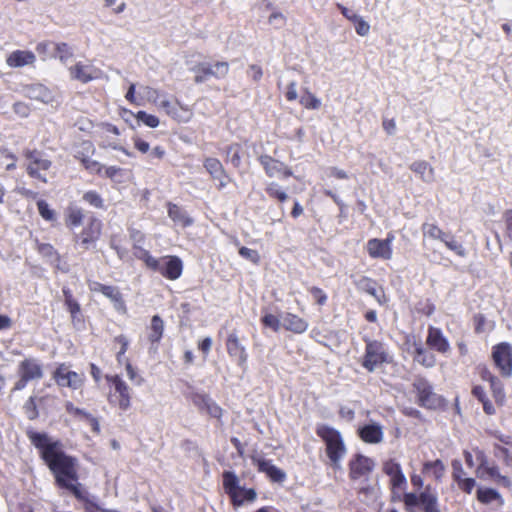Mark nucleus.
Wrapping results in <instances>:
<instances>
[{"label": "nucleus", "instance_id": "obj_1", "mask_svg": "<svg viewBox=\"0 0 512 512\" xmlns=\"http://www.w3.org/2000/svg\"><path fill=\"white\" fill-rule=\"evenodd\" d=\"M26 435L53 475L55 485L83 502L86 505V512H98L95 498L79 482L78 459L64 451L60 440H54L45 432L28 429Z\"/></svg>", "mask_w": 512, "mask_h": 512}, {"label": "nucleus", "instance_id": "obj_2", "mask_svg": "<svg viewBox=\"0 0 512 512\" xmlns=\"http://www.w3.org/2000/svg\"><path fill=\"white\" fill-rule=\"evenodd\" d=\"M403 503L407 512H440L438 495L430 485L420 493L405 492Z\"/></svg>", "mask_w": 512, "mask_h": 512}, {"label": "nucleus", "instance_id": "obj_3", "mask_svg": "<svg viewBox=\"0 0 512 512\" xmlns=\"http://www.w3.org/2000/svg\"><path fill=\"white\" fill-rule=\"evenodd\" d=\"M317 435L325 442L327 456L333 466L339 468L340 461L346 452L340 432L328 425H321L317 428Z\"/></svg>", "mask_w": 512, "mask_h": 512}, {"label": "nucleus", "instance_id": "obj_4", "mask_svg": "<svg viewBox=\"0 0 512 512\" xmlns=\"http://www.w3.org/2000/svg\"><path fill=\"white\" fill-rule=\"evenodd\" d=\"M365 352L361 365L368 372H374L382 364L390 363L392 357L388 353L387 346L378 340L365 339Z\"/></svg>", "mask_w": 512, "mask_h": 512}, {"label": "nucleus", "instance_id": "obj_5", "mask_svg": "<svg viewBox=\"0 0 512 512\" xmlns=\"http://www.w3.org/2000/svg\"><path fill=\"white\" fill-rule=\"evenodd\" d=\"M189 70L195 73L194 81L197 84L204 83L210 78L223 79L229 72V64L225 61H218L215 64L209 62H199L191 67Z\"/></svg>", "mask_w": 512, "mask_h": 512}, {"label": "nucleus", "instance_id": "obj_6", "mask_svg": "<svg viewBox=\"0 0 512 512\" xmlns=\"http://www.w3.org/2000/svg\"><path fill=\"white\" fill-rule=\"evenodd\" d=\"M417 393L418 404L426 409H437L441 405V397L433 391L432 385L425 378H417L413 382Z\"/></svg>", "mask_w": 512, "mask_h": 512}, {"label": "nucleus", "instance_id": "obj_7", "mask_svg": "<svg viewBox=\"0 0 512 512\" xmlns=\"http://www.w3.org/2000/svg\"><path fill=\"white\" fill-rule=\"evenodd\" d=\"M492 357L496 367L503 377L512 376V346L508 342H501L492 349Z\"/></svg>", "mask_w": 512, "mask_h": 512}, {"label": "nucleus", "instance_id": "obj_8", "mask_svg": "<svg viewBox=\"0 0 512 512\" xmlns=\"http://www.w3.org/2000/svg\"><path fill=\"white\" fill-rule=\"evenodd\" d=\"M25 156L29 161L27 166V173L31 177L46 183L47 178L46 175L42 173V171H47L51 167L52 162L45 158L42 152L37 150H28L25 153Z\"/></svg>", "mask_w": 512, "mask_h": 512}, {"label": "nucleus", "instance_id": "obj_9", "mask_svg": "<svg viewBox=\"0 0 512 512\" xmlns=\"http://www.w3.org/2000/svg\"><path fill=\"white\" fill-rule=\"evenodd\" d=\"M53 378L60 387H68L73 390L79 389L84 382L83 374L69 370L66 364H60L53 373Z\"/></svg>", "mask_w": 512, "mask_h": 512}, {"label": "nucleus", "instance_id": "obj_10", "mask_svg": "<svg viewBox=\"0 0 512 512\" xmlns=\"http://www.w3.org/2000/svg\"><path fill=\"white\" fill-rule=\"evenodd\" d=\"M187 398L199 409L211 417L220 418L222 409L205 393L191 391L187 394Z\"/></svg>", "mask_w": 512, "mask_h": 512}, {"label": "nucleus", "instance_id": "obj_11", "mask_svg": "<svg viewBox=\"0 0 512 512\" xmlns=\"http://www.w3.org/2000/svg\"><path fill=\"white\" fill-rule=\"evenodd\" d=\"M17 374L22 375L29 382L40 380L43 375L41 362L34 357L25 358L18 364Z\"/></svg>", "mask_w": 512, "mask_h": 512}, {"label": "nucleus", "instance_id": "obj_12", "mask_svg": "<svg viewBox=\"0 0 512 512\" xmlns=\"http://www.w3.org/2000/svg\"><path fill=\"white\" fill-rule=\"evenodd\" d=\"M226 348L229 356L237 361L239 367L244 368L247 363L248 354L245 346L241 343L235 332L227 336Z\"/></svg>", "mask_w": 512, "mask_h": 512}, {"label": "nucleus", "instance_id": "obj_13", "mask_svg": "<svg viewBox=\"0 0 512 512\" xmlns=\"http://www.w3.org/2000/svg\"><path fill=\"white\" fill-rule=\"evenodd\" d=\"M183 271V262L178 256L161 257L159 273L169 280L178 279Z\"/></svg>", "mask_w": 512, "mask_h": 512}, {"label": "nucleus", "instance_id": "obj_14", "mask_svg": "<svg viewBox=\"0 0 512 512\" xmlns=\"http://www.w3.org/2000/svg\"><path fill=\"white\" fill-rule=\"evenodd\" d=\"M106 379L114 386L115 392L119 395L118 407L122 411L128 410L131 406V396L128 385L118 375H107Z\"/></svg>", "mask_w": 512, "mask_h": 512}, {"label": "nucleus", "instance_id": "obj_15", "mask_svg": "<svg viewBox=\"0 0 512 512\" xmlns=\"http://www.w3.org/2000/svg\"><path fill=\"white\" fill-rule=\"evenodd\" d=\"M24 94L32 100L39 101L44 104L53 103L55 95L53 91L40 83L30 84L24 87Z\"/></svg>", "mask_w": 512, "mask_h": 512}, {"label": "nucleus", "instance_id": "obj_16", "mask_svg": "<svg viewBox=\"0 0 512 512\" xmlns=\"http://www.w3.org/2000/svg\"><path fill=\"white\" fill-rule=\"evenodd\" d=\"M102 223L99 219L92 217L89 220L87 227H85L82 233L78 236L79 244L84 248L88 249L90 244L94 243L101 234Z\"/></svg>", "mask_w": 512, "mask_h": 512}, {"label": "nucleus", "instance_id": "obj_17", "mask_svg": "<svg viewBox=\"0 0 512 512\" xmlns=\"http://www.w3.org/2000/svg\"><path fill=\"white\" fill-rule=\"evenodd\" d=\"M95 291L102 293L105 297L109 298L113 303V306L116 311L120 313H126L127 308L125 301L123 300V296L120 293L119 289L115 286L105 285L101 283H95Z\"/></svg>", "mask_w": 512, "mask_h": 512}, {"label": "nucleus", "instance_id": "obj_18", "mask_svg": "<svg viewBox=\"0 0 512 512\" xmlns=\"http://www.w3.org/2000/svg\"><path fill=\"white\" fill-rule=\"evenodd\" d=\"M383 471L390 477V483L394 489L402 488L407 485V479L402 471L401 465L394 459H389L384 463Z\"/></svg>", "mask_w": 512, "mask_h": 512}, {"label": "nucleus", "instance_id": "obj_19", "mask_svg": "<svg viewBox=\"0 0 512 512\" xmlns=\"http://www.w3.org/2000/svg\"><path fill=\"white\" fill-rule=\"evenodd\" d=\"M349 466L351 478L358 479L373 470L374 462L369 457L356 454L355 458L350 461Z\"/></svg>", "mask_w": 512, "mask_h": 512}, {"label": "nucleus", "instance_id": "obj_20", "mask_svg": "<svg viewBox=\"0 0 512 512\" xmlns=\"http://www.w3.org/2000/svg\"><path fill=\"white\" fill-rule=\"evenodd\" d=\"M427 345L439 353L445 354L450 350L448 339L444 336L441 329L430 326L426 339Z\"/></svg>", "mask_w": 512, "mask_h": 512}, {"label": "nucleus", "instance_id": "obj_21", "mask_svg": "<svg viewBox=\"0 0 512 512\" xmlns=\"http://www.w3.org/2000/svg\"><path fill=\"white\" fill-rule=\"evenodd\" d=\"M222 477L223 488L231 498L232 504L235 507L242 506V501L238 500L237 496V490L240 488V481L238 476L233 471H224Z\"/></svg>", "mask_w": 512, "mask_h": 512}, {"label": "nucleus", "instance_id": "obj_22", "mask_svg": "<svg viewBox=\"0 0 512 512\" xmlns=\"http://www.w3.org/2000/svg\"><path fill=\"white\" fill-rule=\"evenodd\" d=\"M367 252L373 259L390 260L392 258V247L387 246L381 239L372 238L366 244Z\"/></svg>", "mask_w": 512, "mask_h": 512}, {"label": "nucleus", "instance_id": "obj_23", "mask_svg": "<svg viewBox=\"0 0 512 512\" xmlns=\"http://www.w3.org/2000/svg\"><path fill=\"white\" fill-rule=\"evenodd\" d=\"M204 167L214 180L219 181V188H224L228 184L230 179L218 159L212 157L206 158Z\"/></svg>", "mask_w": 512, "mask_h": 512}, {"label": "nucleus", "instance_id": "obj_24", "mask_svg": "<svg viewBox=\"0 0 512 512\" xmlns=\"http://www.w3.org/2000/svg\"><path fill=\"white\" fill-rule=\"evenodd\" d=\"M358 435L366 443L378 444L383 440V429L380 424L371 422L361 426Z\"/></svg>", "mask_w": 512, "mask_h": 512}, {"label": "nucleus", "instance_id": "obj_25", "mask_svg": "<svg viewBox=\"0 0 512 512\" xmlns=\"http://www.w3.org/2000/svg\"><path fill=\"white\" fill-rule=\"evenodd\" d=\"M36 61L35 54L30 50H15L11 52L6 63L11 68H21L27 65H33Z\"/></svg>", "mask_w": 512, "mask_h": 512}, {"label": "nucleus", "instance_id": "obj_26", "mask_svg": "<svg viewBox=\"0 0 512 512\" xmlns=\"http://www.w3.org/2000/svg\"><path fill=\"white\" fill-rule=\"evenodd\" d=\"M255 464L260 472L265 473L271 481L281 483L286 479V473L275 466L271 460L268 459H254Z\"/></svg>", "mask_w": 512, "mask_h": 512}, {"label": "nucleus", "instance_id": "obj_27", "mask_svg": "<svg viewBox=\"0 0 512 512\" xmlns=\"http://www.w3.org/2000/svg\"><path fill=\"white\" fill-rule=\"evenodd\" d=\"M282 327L296 334L304 333L308 328V322L299 316L285 312L281 314Z\"/></svg>", "mask_w": 512, "mask_h": 512}, {"label": "nucleus", "instance_id": "obj_28", "mask_svg": "<svg viewBox=\"0 0 512 512\" xmlns=\"http://www.w3.org/2000/svg\"><path fill=\"white\" fill-rule=\"evenodd\" d=\"M168 216L175 224L184 228L191 226L194 222L184 209L173 203H168Z\"/></svg>", "mask_w": 512, "mask_h": 512}, {"label": "nucleus", "instance_id": "obj_29", "mask_svg": "<svg viewBox=\"0 0 512 512\" xmlns=\"http://www.w3.org/2000/svg\"><path fill=\"white\" fill-rule=\"evenodd\" d=\"M259 162L263 166L266 174L269 177H275L280 175L282 169L284 168V163L273 159L269 155H261L259 157Z\"/></svg>", "mask_w": 512, "mask_h": 512}, {"label": "nucleus", "instance_id": "obj_30", "mask_svg": "<svg viewBox=\"0 0 512 512\" xmlns=\"http://www.w3.org/2000/svg\"><path fill=\"white\" fill-rule=\"evenodd\" d=\"M353 284L358 291L365 292L372 297L378 293L376 281L367 276L354 277Z\"/></svg>", "mask_w": 512, "mask_h": 512}, {"label": "nucleus", "instance_id": "obj_31", "mask_svg": "<svg viewBox=\"0 0 512 512\" xmlns=\"http://www.w3.org/2000/svg\"><path fill=\"white\" fill-rule=\"evenodd\" d=\"M410 169L424 182L430 183L434 180V170L426 161H415L410 165Z\"/></svg>", "mask_w": 512, "mask_h": 512}, {"label": "nucleus", "instance_id": "obj_32", "mask_svg": "<svg viewBox=\"0 0 512 512\" xmlns=\"http://www.w3.org/2000/svg\"><path fill=\"white\" fill-rule=\"evenodd\" d=\"M164 322L159 315H154L151 319L150 332L148 339L152 345L158 344L163 336Z\"/></svg>", "mask_w": 512, "mask_h": 512}, {"label": "nucleus", "instance_id": "obj_33", "mask_svg": "<svg viewBox=\"0 0 512 512\" xmlns=\"http://www.w3.org/2000/svg\"><path fill=\"white\" fill-rule=\"evenodd\" d=\"M91 71V66L82 65L81 63H77L74 67L70 68L72 78L83 83H87L94 78Z\"/></svg>", "mask_w": 512, "mask_h": 512}, {"label": "nucleus", "instance_id": "obj_34", "mask_svg": "<svg viewBox=\"0 0 512 512\" xmlns=\"http://www.w3.org/2000/svg\"><path fill=\"white\" fill-rule=\"evenodd\" d=\"M414 360L428 368L433 367L436 363L434 355L427 352L426 349L421 344L415 345Z\"/></svg>", "mask_w": 512, "mask_h": 512}, {"label": "nucleus", "instance_id": "obj_35", "mask_svg": "<svg viewBox=\"0 0 512 512\" xmlns=\"http://www.w3.org/2000/svg\"><path fill=\"white\" fill-rule=\"evenodd\" d=\"M38 252L41 254L42 257L46 259V261L53 265L55 261L59 262V256L60 254L57 252V250L49 243H39L37 246Z\"/></svg>", "mask_w": 512, "mask_h": 512}, {"label": "nucleus", "instance_id": "obj_36", "mask_svg": "<svg viewBox=\"0 0 512 512\" xmlns=\"http://www.w3.org/2000/svg\"><path fill=\"white\" fill-rule=\"evenodd\" d=\"M65 408L68 413L73 414L80 418L87 419L93 425L94 430H97V431L99 430V425H98L97 420L90 413L86 412L85 410H83L81 408L75 407L72 402H67L65 405Z\"/></svg>", "mask_w": 512, "mask_h": 512}, {"label": "nucleus", "instance_id": "obj_37", "mask_svg": "<svg viewBox=\"0 0 512 512\" xmlns=\"http://www.w3.org/2000/svg\"><path fill=\"white\" fill-rule=\"evenodd\" d=\"M51 56L58 58L62 63H67L73 56V52L67 43H55Z\"/></svg>", "mask_w": 512, "mask_h": 512}, {"label": "nucleus", "instance_id": "obj_38", "mask_svg": "<svg viewBox=\"0 0 512 512\" xmlns=\"http://www.w3.org/2000/svg\"><path fill=\"white\" fill-rule=\"evenodd\" d=\"M84 213L82 208L72 205L67 209V223L73 227H78L82 224Z\"/></svg>", "mask_w": 512, "mask_h": 512}, {"label": "nucleus", "instance_id": "obj_39", "mask_svg": "<svg viewBox=\"0 0 512 512\" xmlns=\"http://www.w3.org/2000/svg\"><path fill=\"white\" fill-rule=\"evenodd\" d=\"M490 388L496 404L503 406L506 402V394L504 385L499 378H496L490 383Z\"/></svg>", "mask_w": 512, "mask_h": 512}, {"label": "nucleus", "instance_id": "obj_40", "mask_svg": "<svg viewBox=\"0 0 512 512\" xmlns=\"http://www.w3.org/2000/svg\"><path fill=\"white\" fill-rule=\"evenodd\" d=\"M477 498L484 504H488L494 500H501V502H503L499 492L493 488H478Z\"/></svg>", "mask_w": 512, "mask_h": 512}, {"label": "nucleus", "instance_id": "obj_41", "mask_svg": "<svg viewBox=\"0 0 512 512\" xmlns=\"http://www.w3.org/2000/svg\"><path fill=\"white\" fill-rule=\"evenodd\" d=\"M422 232L425 237L440 240L441 242L447 235V233L443 232L435 223H424L422 225Z\"/></svg>", "mask_w": 512, "mask_h": 512}, {"label": "nucleus", "instance_id": "obj_42", "mask_svg": "<svg viewBox=\"0 0 512 512\" xmlns=\"http://www.w3.org/2000/svg\"><path fill=\"white\" fill-rule=\"evenodd\" d=\"M445 466L439 459L435 461H427L423 465L424 472H431L435 479L439 480L443 476Z\"/></svg>", "mask_w": 512, "mask_h": 512}, {"label": "nucleus", "instance_id": "obj_43", "mask_svg": "<svg viewBox=\"0 0 512 512\" xmlns=\"http://www.w3.org/2000/svg\"><path fill=\"white\" fill-rule=\"evenodd\" d=\"M442 242L445 244V246L449 250L455 252L458 256H460V257H465L466 256V249L450 233H447V235L442 240Z\"/></svg>", "mask_w": 512, "mask_h": 512}, {"label": "nucleus", "instance_id": "obj_44", "mask_svg": "<svg viewBox=\"0 0 512 512\" xmlns=\"http://www.w3.org/2000/svg\"><path fill=\"white\" fill-rule=\"evenodd\" d=\"M300 104L306 109H318L321 106V100L311 93L307 88L304 89V93L300 98Z\"/></svg>", "mask_w": 512, "mask_h": 512}, {"label": "nucleus", "instance_id": "obj_45", "mask_svg": "<svg viewBox=\"0 0 512 512\" xmlns=\"http://www.w3.org/2000/svg\"><path fill=\"white\" fill-rule=\"evenodd\" d=\"M241 147L239 144H231L226 148V157L234 167H239L241 164Z\"/></svg>", "mask_w": 512, "mask_h": 512}, {"label": "nucleus", "instance_id": "obj_46", "mask_svg": "<svg viewBox=\"0 0 512 512\" xmlns=\"http://www.w3.org/2000/svg\"><path fill=\"white\" fill-rule=\"evenodd\" d=\"M261 323L265 327L272 329L274 332H278L282 327L281 315L276 316L271 313H266L261 317Z\"/></svg>", "mask_w": 512, "mask_h": 512}, {"label": "nucleus", "instance_id": "obj_47", "mask_svg": "<svg viewBox=\"0 0 512 512\" xmlns=\"http://www.w3.org/2000/svg\"><path fill=\"white\" fill-rule=\"evenodd\" d=\"M37 208H38V212H39L40 216L44 220L49 221V222L56 220L55 211L52 208H50L49 204L45 200H43V199L38 200Z\"/></svg>", "mask_w": 512, "mask_h": 512}, {"label": "nucleus", "instance_id": "obj_48", "mask_svg": "<svg viewBox=\"0 0 512 512\" xmlns=\"http://www.w3.org/2000/svg\"><path fill=\"white\" fill-rule=\"evenodd\" d=\"M135 118L138 122V124L143 123L144 125L150 127V128H156L158 127L160 121L158 117L152 114H148L145 111H138L135 114Z\"/></svg>", "mask_w": 512, "mask_h": 512}, {"label": "nucleus", "instance_id": "obj_49", "mask_svg": "<svg viewBox=\"0 0 512 512\" xmlns=\"http://www.w3.org/2000/svg\"><path fill=\"white\" fill-rule=\"evenodd\" d=\"M83 200L88 203L90 206L98 209H103L104 200L96 191L90 190L83 194Z\"/></svg>", "mask_w": 512, "mask_h": 512}, {"label": "nucleus", "instance_id": "obj_50", "mask_svg": "<svg viewBox=\"0 0 512 512\" xmlns=\"http://www.w3.org/2000/svg\"><path fill=\"white\" fill-rule=\"evenodd\" d=\"M24 413L29 420H35L39 416L36 396H30L23 406Z\"/></svg>", "mask_w": 512, "mask_h": 512}, {"label": "nucleus", "instance_id": "obj_51", "mask_svg": "<svg viewBox=\"0 0 512 512\" xmlns=\"http://www.w3.org/2000/svg\"><path fill=\"white\" fill-rule=\"evenodd\" d=\"M266 192L270 197L276 198L280 202H285L288 199L287 193L276 182L269 183Z\"/></svg>", "mask_w": 512, "mask_h": 512}, {"label": "nucleus", "instance_id": "obj_52", "mask_svg": "<svg viewBox=\"0 0 512 512\" xmlns=\"http://www.w3.org/2000/svg\"><path fill=\"white\" fill-rule=\"evenodd\" d=\"M178 106H180V108L183 109L179 102H177L176 104H172L168 100H162L160 102V107L164 109L169 116L179 121L184 120V118L179 114Z\"/></svg>", "mask_w": 512, "mask_h": 512}, {"label": "nucleus", "instance_id": "obj_53", "mask_svg": "<svg viewBox=\"0 0 512 512\" xmlns=\"http://www.w3.org/2000/svg\"><path fill=\"white\" fill-rule=\"evenodd\" d=\"M355 28V31L360 36L368 35L370 31V25L366 22L363 17L360 15L352 22Z\"/></svg>", "mask_w": 512, "mask_h": 512}, {"label": "nucleus", "instance_id": "obj_54", "mask_svg": "<svg viewBox=\"0 0 512 512\" xmlns=\"http://www.w3.org/2000/svg\"><path fill=\"white\" fill-rule=\"evenodd\" d=\"M115 342H117L121 345V348H120L119 352L117 353L116 358L119 363H122L124 360L126 361V358L124 357V355L128 349L129 341L124 335H119V336L115 337Z\"/></svg>", "mask_w": 512, "mask_h": 512}, {"label": "nucleus", "instance_id": "obj_55", "mask_svg": "<svg viewBox=\"0 0 512 512\" xmlns=\"http://www.w3.org/2000/svg\"><path fill=\"white\" fill-rule=\"evenodd\" d=\"M237 496L243 505L245 502L253 501L256 498V492L252 488L247 489L240 486L239 490H237Z\"/></svg>", "mask_w": 512, "mask_h": 512}, {"label": "nucleus", "instance_id": "obj_56", "mask_svg": "<svg viewBox=\"0 0 512 512\" xmlns=\"http://www.w3.org/2000/svg\"><path fill=\"white\" fill-rule=\"evenodd\" d=\"M125 368H126L128 378L135 385H137V386L142 385V383L144 381L143 378L140 375H138L136 369L132 366V364L128 361V359H126Z\"/></svg>", "mask_w": 512, "mask_h": 512}, {"label": "nucleus", "instance_id": "obj_57", "mask_svg": "<svg viewBox=\"0 0 512 512\" xmlns=\"http://www.w3.org/2000/svg\"><path fill=\"white\" fill-rule=\"evenodd\" d=\"M239 255L254 264L258 263L260 260L258 251L244 246L239 249Z\"/></svg>", "mask_w": 512, "mask_h": 512}, {"label": "nucleus", "instance_id": "obj_58", "mask_svg": "<svg viewBox=\"0 0 512 512\" xmlns=\"http://www.w3.org/2000/svg\"><path fill=\"white\" fill-rule=\"evenodd\" d=\"M479 471H481L482 475L486 474L487 476H489L490 478H492L494 480H497L499 478V476L501 475L499 468L496 465L485 466L484 464H481L479 467Z\"/></svg>", "mask_w": 512, "mask_h": 512}, {"label": "nucleus", "instance_id": "obj_59", "mask_svg": "<svg viewBox=\"0 0 512 512\" xmlns=\"http://www.w3.org/2000/svg\"><path fill=\"white\" fill-rule=\"evenodd\" d=\"M451 466L453 479L457 482L465 474L462 462L458 459H454L451 463Z\"/></svg>", "mask_w": 512, "mask_h": 512}, {"label": "nucleus", "instance_id": "obj_60", "mask_svg": "<svg viewBox=\"0 0 512 512\" xmlns=\"http://www.w3.org/2000/svg\"><path fill=\"white\" fill-rule=\"evenodd\" d=\"M269 23L271 25H273L275 28H281L285 25L286 23V18L285 16L280 13V12H273L270 16H269Z\"/></svg>", "mask_w": 512, "mask_h": 512}, {"label": "nucleus", "instance_id": "obj_61", "mask_svg": "<svg viewBox=\"0 0 512 512\" xmlns=\"http://www.w3.org/2000/svg\"><path fill=\"white\" fill-rule=\"evenodd\" d=\"M309 291H310L312 297L317 302V304L324 305L326 303L327 295L322 289H320L318 287H311Z\"/></svg>", "mask_w": 512, "mask_h": 512}, {"label": "nucleus", "instance_id": "obj_62", "mask_svg": "<svg viewBox=\"0 0 512 512\" xmlns=\"http://www.w3.org/2000/svg\"><path fill=\"white\" fill-rule=\"evenodd\" d=\"M459 488L466 492L471 493L473 488L475 487L476 481L473 478H461L457 481Z\"/></svg>", "mask_w": 512, "mask_h": 512}, {"label": "nucleus", "instance_id": "obj_63", "mask_svg": "<svg viewBox=\"0 0 512 512\" xmlns=\"http://www.w3.org/2000/svg\"><path fill=\"white\" fill-rule=\"evenodd\" d=\"M503 219L506 226V236L512 242V210H507L503 215Z\"/></svg>", "mask_w": 512, "mask_h": 512}, {"label": "nucleus", "instance_id": "obj_64", "mask_svg": "<svg viewBox=\"0 0 512 512\" xmlns=\"http://www.w3.org/2000/svg\"><path fill=\"white\" fill-rule=\"evenodd\" d=\"M144 263L148 268L158 272L161 265V258H155L151 254H149L146 255Z\"/></svg>", "mask_w": 512, "mask_h": 512}]
</instances>
